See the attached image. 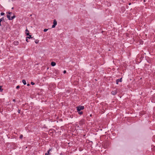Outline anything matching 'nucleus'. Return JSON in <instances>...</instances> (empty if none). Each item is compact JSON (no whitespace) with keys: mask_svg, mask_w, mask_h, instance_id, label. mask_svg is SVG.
I'll list each match as a JSON object with an SVG mask.
<instances>
[{"mask_svg":"<svg viewBox=\"0 0 155 155\" xmlns=\"http://www.w3.org/2000/svg\"><path fill=\"white\" fill-rule=\"evenodd\" d=\"M78 111H80L81 110H83L84 108V106H79L77 107Z\"/></svg>","mask_w":155,"mask_h":155,"instance_id":"nucleus-1","label":"nucleus"},{"mask_svg":"<svg viewBox=\"0 0 155 155\" xmlns=\"http://www.w3.org/2000/svg\"><path fill=\"white\" fill-rule=\"evenodd\" d=\"M122 78H121L120 79H118L116 80V83L117 84H118L119 82H122Z\"/></svg>","mask_w":155,"mask_h":155,"instance_id":"nucleus-2","label":"nucleus"},{"mask_svg":"<svg viewBox=\"0 0 155 155\" xmlns=\"http://www.w3.org/2000/svg\"><path fill=\"white\" fill-rule=\"evenodd\" d=\"M117 93V91L116 90L113 91L111 92V94L114 95H116Z\"/></svg>","mask_w":155,"mask_h":155,"instance_id":"nucleus-3","label":"nucleus"},{"mask_svg":"<svg viewBox=\"0 0 155 155\" xmlns=\"http://www.w3.org/2000/svg\"><path fill=\"white\" fill-rule=\"evenodd\" d=\"M29 31L27 29H26L25 30L26 34V35L27 36L29 35Z\"/></svg>","mask_w":155,"mask_h":155,"instance_id":"nucleus-4","label":"nucleus"},{"mask_svg":"<svg viewBox=\"0 0 155 155\" xmlns=\"http://www.w3.org/2000/svg\"><path fill=\"white\" fill-rule=\"evenodd\" d=\"M51 65L52 66H54L56 65V63L54 62H52L51 63Z\"/></svg>","mask_w":155,"mask_h":155,"instance_id":"nucleus-5","label":"nucleus"},{"mask_svg":"<svg viewBox=\"0 0 155 155\" xmlns=\"http://www.w3.org/2000/svg\"><path fill=\"white\" fill-rule=\"evenodd\" d=\"M57 24V22L55 19L54 20L53 25H56Z\"/></svg>","mask_w":155,"mask_h":155,"instance_id":"nucleus-6","label":"nucleus"},{"mask_svg":"<svg viewBox=\"0 0 155 155\" xmlns=\"http://www.w3.org/2000/svg\"><path fill=\"white\" fill-rule=\"evenodd\" d=\"M4 18L3 17H2V18L0 19V26H1V22L2 21H4Z\"/></svg>","mask_w":155,"mask_h":155,"instance_id":"nucleus-7","label":"nucleus"},{"mask_svg":"<svg viewBox=\"0 0 155 155\" xmlns=\"http://www.w3.org/2000/svg\"><path fill=\"white\" fill-rule=\"evenodd\" d=\"M22 82L24 85H25L26 84V81L25 80L23 79L22 80Z\"/></svg>","mask_w":155,"mask_h":155,"instance_id":"nucleus-8","label":"nucleus"},{"mask_svg":"<svg viewBox=\"0 0 155 155\" xmlns=\"http://www.w3.org/2000/svg\"><path fill=\"white\" fill-rule=\"evenodd\" d=\"M15 17V15H14L12 17L10 18V20H12Z\"/></svg>","mask_w":155,"mask_h":155,"instance_id":"nucleus-9","label":"nucleus"},{"mask_svg":"<svg viewBox=\"0 0 155 155\" xmlns=\"http://www.w3.org/2000/svg\"><path fill=\"white\" fill-rule=\"evenodd\" d=\"M29 36H28L26 38H28V39H30V38H33L32 37H31V35H28Z\"/></svg>","mask_w":155,"mask_h":155,"instance_id":"nucleus-10","label":"nucleus"},{"mask_svg":"<svg viewBox=\"0 0 155 155\" xmlns=\"http://www.w3.org/2000/svg\"><path fill=\"white\" fill-rule=\"evenodd\" d=\"M7 18H8V19L9 20H10V15H7Z\"/></svg>","mask_w":155,"mask_h":155,"instance_id":"nucleus-11","label":"nucleus"},{"mask_svg":"<svg viewBox=\"0 0 155 155\" xmlns=\"http://www.w3.org/2000/svg\"><path fill=\"white\" fill-rule=\"evenodd\" d=\"M51 149H49L48 151H47V153H48V154H50V151L51 150Z\"/></svg>","mask_w":155,"mask_h":155,"instance_id":"nucleus-12","label":"nucleus"},{"mask_svg":"<svg viewBox=\"0 0 155 155\" xmlns=\"http://www.w3.org/2000/svg\"><path fill=\"white\" fill-rule=\"evenodd\" d=\"M39 41L38 40H36L35 41V42L36 44H38V43Z\"/></svg>","mask_w":155,"mask_h":155,"instance_id":"nucleus-13","label":"nucleus"},{"mask_svg":"<svg viewBox=\"0 0 155 155\" xmlns=\"http://www.w3.org/2000/svg\"><path fill=\"white\" fill-rule=\"evenodd\" d=\"M2 86H0V92H2L3 91V89L2 88Z\"/></svg>","mask_w":155,"mask_h":155,"instance_id":"nucleus-14","label":"nucleus"},{"mask_svg":"<svg viewBox=\"0 0 155 155\" xmlns=\"http://www.w3.org/2000/svg\"><path fill=\"white\" fill-rule=\"evenodd\" d=\"M78 113L79 114H80V115H81L82 114H83V112L82 111H78Z\"/></svg>","mask_w":155,"mask_h":155,"instance_id":"nucleus-15","label":"nucleus"},{"mask_svg":"<svg viewBox=\"0 0 155 155\" xmlns=\"http://www.w3.org/2000/svg\"><path fill=\"white\" fill-rule=\"evenodd\" d=\"M23 137V135H22V134H21V135H20V139H21Z\"/></svg>","mask_w":155,"mask_h":155,"instance_id":"nucleus-16","label":"nucleus"},{"mask_svg":"<svg viewBox=\"0 0 155 155\" xmlns=\"http://www.w3.org/2000/svg\"><path fill=\"white\" fill-rule=\"evenodd\" d=\"M48 30V29H45L44 30V32H46V31H47V30Z\"/></svg>","mask_w":155,"mask_h":155,"instance_id":"nucleus-17","label":"nucleus"},{"mask_svg":"<svg viewBox=\"0 0 155 155\" xmlns=\"http://www.w3.org/2000/svg\"><path fill=\"white\" fill-rule=\"evenodd\" d=\"M5 14V13L3 12H2L1 13V15H3Z\"/></svg>","mask_w":155,"mask_h":155,"instance_id":"nucleus-18","label":"nucleus"},{"mask_svg":"<svg viewBox=\"0 0 155 155\" xmlns=\"http://www.w3.org/2000/svg\"><path fill=\"white\" fill-rule=\"evenodd\" d=\"M56 25H52V28H54L55 27Z\"/></svg>","mask_w":155,"mask_h":155,"instance_id":"nucleus-19","label":"nucleus"},{"mask_svg":"<svg viewBox=\"0 0 155 155\" xmlns=\"http://www.w3.org/2000/svg\"><path fill=\"white\" fill-rule=\"evenodd\" d=\"M31 84L32 85H33L35 84V83L33 82H31Z\"/></svg>","mask_w":155,"mask_h":155,"instance_id":"nucleus-20","label":"nucleus"},{"mask_svg":"<svg viewBox=\"0 0 155 155\" xmlns=\"http://www.w3.org/2000/svg\"><path fill=\"white\" fill-rule=\"evenodd\" d=\"M19 87H20V86L19 85H18L16 86V88L17 89H18V88H19Z\"/></svg>","mask_w":155,"mask_h":155,"instance_id":"nucleus-21","label":"nucleus"},{"mask_svg":"<svg viewBox=\"0 0 155 155\" xmlns=\"http://www.w3.org/2000/svg\"><path fill=\"white\" fill-rule=\"evenodd\" d=\"M8 13L9 14V15H11L12 14V13L11 12H8Z\"/></svg>","mask_w":155,"mask_h":155,"instance_id":"nucleus-22","label":"nucleus"},{"mask_svg":"<svg viewBox=\"0 0 155 155\" xmlns=\"http://www.w3.org/2000/svg\"><path fill=\"white\" fill-rule=\"evenodd\" d=\"M26 41L27 42H29V41H28V38H26Z\"/></svg>","mask_w":155,"mask_h":155,"instance_id":"nucleus-23","label":"nucleus"},{"mask_svg":"<svg viewBox=\"0 0 155 155\" xmlns=\"http://www.w3.org/2000/svg\"><path fill=\"white\" fill-rule=\"evenodd\" d=\"M66 71L65 70H64L63 71V73L64 74L66 73Z\"/></svg>","mask_w":155,"mask_h":155,"instance_id":"nucleus-24","label":"nucleus"},{"mask_svg":"<svg viewBox=\"0 0 155 155\" xmlns=\"http://www.w3.org/2000/svg\"><path fill=\"white\" fill-rule=\"evenodd\" d=\"M20 110H18V113H20Z\"/></svg>","mask_w":155,"mask_h":155,"instance_id":"nucleus-25","label":"nucleus"},{"mask_svg":"<svg viewBox=\"0 0 155 155\" xmlns=\"http://www.w3.org/2000/svg\"><path fill=\"white\" fill-rule=\"evenodd\" d=\"M45 155H49L47 153H46Z\"/></svg>","mask_w":155,"mask_h":155,"instance_id":"nucleus-26","label":"nucleus"},{"mask_svg":"<svg viewBox=\"0 0 155 155\" xmlns=\"http://www.w3.org/2000/svg\"><path fill=\"white\" fill-rule=\"evenodd\" d=\"M27 85L28 86H29L30 85V84H27Z\"/></svg>","mask_w":155,"mask_h":155,"instance_id":"nucleus-27","label":"nucleus"},{"mask_svg":"<svg viewBox=\"0 0 155 155\" xmlns=\"http://www.w3.org/2000/svg\"><path fill=\"white\" fill-rule=\"evenodd\" d=\"M14 9V7H12V9Z\"/></svg>","mask_w":155,"mask_h":155,"instance_id":"nucleus-28","label":"nucleus"},{"mask_svg":"<svg viewBox=\"0 0 155 155\" xmlns=\"http://www.w3.org/2000/svg\"><path fill=\"white\" fill-rule=\"evenodd\" d=\"M129 5H130L131 4V3H129Z\"/></svg>","mask_w":155,"mask_h":155,"instance_id":"nucleus-29","label":"nucleus"},{"mask_svg":"<svg viewBox=\"0 0 155 155\" xmlns=\"http://www.w3.org/2000/svg\"><path fill=\"white\" fill-rule=\"evenodd\" d=\"M13 101H15V99H14L13 100Z\"/></svg>","mask_w":155,"mask_h":155,"instance_id":"nucleus-30","label":"nucleus"},{"mask_svg":"<svg viewBox=\"0 0 155 155\" xmlns=\"http://www.w3.org/2000/svg\"><path fill=\"white\" fill-rule=\"evenodd\" d=\"M144 2H145V0H144Z\"/></svg>","mask_w":155,"mask_h":155,"instance_id":"nucleus-31","label":"nucleus"}]
</instances>
